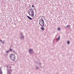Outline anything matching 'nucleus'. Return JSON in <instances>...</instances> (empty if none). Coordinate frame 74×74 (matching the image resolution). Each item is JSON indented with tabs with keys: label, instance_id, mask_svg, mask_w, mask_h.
Listing matches in <instances>:
<instances>
[{
	"label": "nucleus",
	"instance_id": "13",
	"mask_svg": "<svg viewBox=\"0 0 74 74\" xmlns=\"http://www.w3.org/2000/svg\"><path fill=\"white\" fill-rule=\"evenodd\" d=\"M31 12L32 13V14H34V11L32 10V11H31Z\"/></svg>",
	"mask_w": 74,
	"mask_h": 74
},
{
	"label": "nucleus",
	"instance_id": "28",
	"mask_svg": "<svg viewBox=\"0 0 74 74\" xmlns=\"http://www.w3.org/2000/svg\"><path fill=\"white\" fill-rule=\"evenodd\" d=\"M35 10H36V9H35Z\"/></svg>",
	"mask_w": 74,
	"mask_h": 74
},
{
	"label": "nucleus",
	"instance_id": "26",
	"mask_svg": "<svg viewBox=\"0 0 74 74\" xmlns=\"http://www.w3.org/2000/svg\"><path fill=\"white\" fill-rule=\"evenodd\" d=\"M57 36H58V35H57L56 36V37H57Z\"/></svg>",
	"mask_w": 74,
	"mask_h": 74
},
{
	"label": "nucleus",
	"instance_id": "6",
	"mask_svg": "<svg viewBox=\"0 0 74 74\" xmlns=\"http://www.w3.org/2000/svg\"><path fill=\"white\" fill-rule=\"evenodd\" d=\"M42 27L40 28V29L42 30V31H43L44 30V27L43 26H42Z\"/></svg>",
	"mask_w": 74,
	"mask_h": 74
},
{
	"label": "nucleus",
	"instance_id": "21",
	"mask_svg": "<svg viewBox=\"0 0 74 74\" xmlns=\"http://www.w3.org/2000/svg\"><path fill=\"white\" fill-rule=\"evenodd\" d=\"M36 69H38V67L37 66L36 67Z\"/></svg>",
	"mask_w": 74,
	"mask_h": 74
},
{
	"label": "nucleus",
	"instance_id": "23",
	"mask_svg": "<svg viewBox=\"0 0 74 74\" xmlns=\"http://www.w3.org/2000/svg\"><path fill=\"white\" fill-rule=\"evenodd\" d=\"M29 8H31L30 7H31V5H30L29 6Z\"/></svg>",
	"mask_w": 74,
	"mask_h": 74
},
{
	"label": "nucleus",
	"instance_id": "18",
	"mask_svg": "<svg viewBox=\"0 0 74 74\" xmlns=\"http://www.w3.org/2000/svg\"><path fill=\"white\" fill-rule=\"evenodd\" d=\"M9 51H12V50L11 49H10L9 50Z\"/></svg>",
	"mask_w": 74,
	"mask_h": 74
},
{
	"label": "nucleus",
	"instance_id": "16",
	"mask_svg": "<svg viewBox=\"0 0 74 74\" xmlns=\"http://www.w3.org/2000/svg\"><path fill=\"white\" fill-rule=\"evenodd\" d=\"M31 15H32V16L33 17V16H34V14L32 13V14H31Z\"/></svg>",
	"mask_w": 74,
	"mask_h": 74
},
{
	"label": "nucleus",
	"instance_id": "9",
	"mask_svg": "<svg viewBox=\"0 0 74 74\" xmlns=\"http://www.w3.org/2000/svg\"><path fill=\"white\" fill-rule=\"evenodd\" d=\"M27 16V18H28L29 19H30V20H32V18L30 17L29 16Z\"/></svg>",
	"mask_w": 74,
	"mask_h": 74
},
{
	"label": "nucleus",
	"instance_id": "27",
	"mask_svg": "<svg viewBox=\"0 0 74 74\" xmlns=\"http://www.w3.org/2000/svg\"><path fill=\"white\" fill-rule=\"evenodd\" d=\"M30 16H32V15H31L30 14Z\"/></svg>",
	"mask_w": 74,
	"mask_h": 74
},
{
	"label": "nucleus",
	"instance_id": "3",
	"mask_svg": "<svg viewBox=\"0 0 74 74\" xmlns=\"http://www.w3.org/2000/svg\"><path fill=\"white\" fill-rule=\"evenodd\" d=\"M23 33H21L20 34V39L21 40H22L23 41V39H24V36L23 35Z\"/></svg>",
	"mask_w": 74,
	"mask_h": 74
},
{
	"label": "nucleus",
	"instance_id": "22",
	"mask_svg": "<svg viewBox=\"0 0 74 74\" xmlns=\"http://www.w3.org/2000/svg\"><path fill=\"white\" fill-rule=\"evenodd\" d=\"M28 13L29 14V15H30V13H30V11H28Z\"/></svg>",
	"mask_w": 74,
	"mask_h": 74
},
{
	"label": "nucleus",
	"instance_id": "12",
	"mask_svg": "<svg viewBox=\"0 0 74 74\" xmlns=\"http://www.w3.org/2000/svg\"><path fill=\"white\" fill-rule=\"evenodd\" d=\"M0 74H3V71L1 69H0Z\"/></svg>",
	"mask_w": 74,
	"mask_h": 74
},
{
	"label": "nucleus",
	"instance_id": "5",
	"mask_svg": "<svg viewBox=\"0 0 74 74\" xmlns=\"http://www.w3.org/2000/svg\"><path fill=\"white\" fill-rule=\"evenodd\" d=\"M29 53H30V54H32V53H33V51L32 49H29L28 50Z\"/></svg>",
	"mask_w": 74,
	"mask_h": 74
},
{
	"label": "nucleus",
	"instance_id": "24",
	"mask_svg": "<svg viewBox=\"0 0 74 74\" xmlns=\"http://www.w3.org/2000/svg\"><path fill=\"white\" fill-rule=\"evenodd\" d=\"M32 10H32V9H30L29 10V11H32Z\"/></svg>",
	"mask_w": 74,
	"mask_h": 74
},
{
	"label": "nucleus",
	"instance_id": "8",
	"mask_svg": "<svg viewBox=\"0 0 74 74\" xmlns=\"http://www.w3.org/2000/svg\"><path fill=\"white\" fill-rule=\"evenodd\" d=\"M60 36H59L58 38H57V41H58L60 39Z\"/></svg>",
	"mask_w": 74,
	"mask_h": 74
},
{
	"label": "nucleus",
	"instance_id": "20",
	"mask_svg": "<svg viewBox=\"0 0 74 74\" xmlns=\"http://www.w3.org/2000/svg\"><path fill=\"white\" fill-rule=\"evenodd\" d=\"M9 51H10L9 50L7 51L6 52V53H9Z\"/></svg>",
	"mask_w": 74,
	"mask_h": 74
},
{
	"label": "nucleus",
	"instance_id": "14",
	"mask_svg": "<svg viewBox=\"0 0 74 74\" xmlns=\"http://www.w3.org/2000/svg\"><path fill=\"white\" fill-rule=\"evenodd\" d=\"M67 44H70V42L69 41H68L67 42Z\"/></svg>",
	"mask_w": 74,
	"mask_h": 74
},
{
	"label": "nucleus",
	"instance_id": "15",
	"mask_svg": "<svg viewBox=\"0 0 74 74\" xmlns=\"http://www.w3.org/2000/svg\"><path fill=\"white\" fill-rule=\"evenodd\" d=\"M13 53H14L15 54H16V52H15V51H13Z\"/></svg>",
	"mask_w": 74,
	"mask_h": 74
},
{
	"label": "nucleus",
	"instance_id": "11",
	"mask_svg": "<svg viewBox=\"0 0 74 74\" xmlns=\"http://www.w3.org/2000/svg\"><path fill=\"white\" fill-rule=\"evenodd\" d=\"M57 29L58 31H60V30H61V28L60 27H58L57 28Z\"/></svg>",
	"mask_w": 74,
	"mask_h": 74
},
{
	"label": "nucleus",
	"instance_id": "7",
	"mask_svg": "<svg viewBox=\"0 0 74 74\" xmlns=\"http://www.w3.org/2000/svg\"><path fill=\"white\" fill-rule=\"evenodd\" d=\"M0 41L1 42V43H2V44H4L5 41H2V40H0Z\"/></svg>",
	"mask_w": 74,
	"mask_h": 74
},
{
	"label": "nucleus",
	"instance_id": "25",
	"mask_svg": "<svg viewBox=\"0 0 74 74\" xmlns=\"http://www.w3.org/2000/svg\"><path fill=\"white\" fill-rule=\"evenodd\" d=\"M32 7H34V6L33 5H32Z\"/></svg>",
	"mask_w": 74,
	"mask_h": 74
},
{
	"label": "nucleus",
	"instance_id": "4",
	"mask_svg": "<svg viewBox=\"0 0 74 74\" xmlns=\"http://www.w3.org/2000/svg\"><path fill=\"white\" fill-rule=\"evenodd\" d=\"M39 22V24L41 26H43L44 25V21L40 22Z\"/></svg>",
	"mask_w": 74,
	"mask_h": 74
},
{
	"label": "nucleus",
	"instance_id": "1",
	"mask_svg": "<svg viewBox=\"0 0 74 74\" xmlns=\"http://www.w3.org/2000/svg\"><path fill=\"white\" fill-rule=\"evenodd\" d=\"M6 67L7 68V73L8 74H11V72L12 71L11 70V67L10 66V65H7Z\"/></svg>",
	"mask_w": 74,
	"mask_h": 74
},
{
	"label": "nucleus",
	"instance_id": "10",
	"mask_svg": "<svg viewBox=\"0 0 74 74\" xmlns=\"http://www.w3.org/2000/svg\"><path fill=\"white\" fill-rule=\"evenodd\" d=\"M44 22V20H43V19H42V18H41L39 21V22Z\"/></svg>",
	"mask_w": 74,
	"mask_h": 74
},
{
	"label": "nucleus",
	"instance_id": "17",
	"mask_svg": "<svg viewBox=\"0 0 74 74\" xmlns=\"http://www.w3.org/2000/svg\"><path fill=\"white\" fill-rule=\"evenodd\" d=\"M66 27H67V28H69V27H70V25H68Z\"/></svg>",
	"mask_w": 74,
	"mask_h": 74
},
{
	"label": "nucleus",
	"instance_id": "2",
	"mask_svg": "<svg viewBox=\"0 0 74 74\" xmlns=\"http://www.w3.org/2000/svg\"><path fill=\"white\" fill-rule=\"evenodd\" d=\"M9 57L12 60H15V55L14 54L10 53L9 54Z\"/></svg>",
	"mask_w": 74,
	"mask_h": 74
},
{
	"label": "nucleus",
	"instance_id": "19",
	"mask_svg": "<svg viewBox=\"0 0 74 74\" xmlns=\"http://www.w3.org/2000/svg\"><path fill=\"white\" fill-rule=\"evenodd\" d=\"M39 65H40V66H41V63L40 62L39 63Z\"/></svg>",
	"mask_w": 74,
	"mask_h": 74
},
{
	"label": "nucleus",
	"instance_id": "29",
	"mask_svg": "<svg viewBox=\"0 0 74 74\" xmlns=\"http://www.w3.org/2000/svg\"><path fill=\"white\" fill-rule=\"evenodd\" d=\"M0 69H1V67L0 68Z\"/></svg>",
	"mask_w": 74,
	"mask_h": 74
}]
</instances>
